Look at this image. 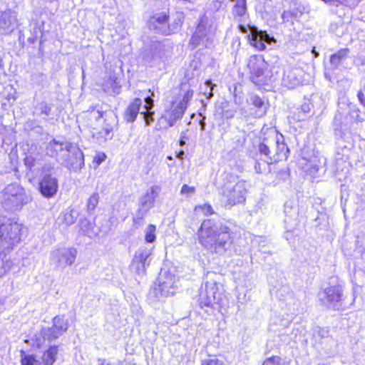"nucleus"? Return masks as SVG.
<instances>
[{
	"instance_id": "nucleus-39",
	"label": "nucleus",
	"mask_w": 365,
	"mask_h": 365,
	"mask_svg": "<svg viewBox=\"0 0 365 365\" xmlns=\"http://www.w3.org/2000/svg\"><path fill=\"white\" fill-rule=\"evenodd\" d=\"M195 211L197 213H202L204 215H209L214 213L213 209L212 206L209 204H203L201 205H197L195 208Z\"/></svg>"
},
{
	"instance_id": "nucleus-43",
	"label": "nucleus",
	"mask_w": 365,
	"mask_h": 365,
	"mask_svg": "<svg viewBox=\"0 0 365 365\" xmlns=\"http://www.w3.org/2000/svg\"><path fill=\"white\" fill-rule=\"evenodd\" d=\"M31 80L38 85H42L46 80V75L41 72L34 73Z\"/></svg>"
},
{
	"instance_id": "nucleus-8",
	"label": "nucleus",
	"mask_w": 365,
	"mask_h": 365,
	"mask_svg": "<svg viewBox=\"0 0 365 365\" xmlns=\"http://www.w3.org/2000/svg\"><path fill=\"white\" fill-rule=\"evenodd\" d=\"M247 66L250 72V80L256 85H265L269 81V76L266 71L267 63L263 58L251 56Z\"/></svg>"
},
{
	"instance_id": "nucleus-7",
	"label": "nucleus",
	"mask_w": 365,
	"mask_h": 365,
	"mask_svg": "<svg viewBox=\"0 0 365 365\" xmlns=\"http://www.w3.org/2000/svg\"><path fill=\"white\" fill-rule=\"evenodd\" d=\"M178 289V282L175 276L170 272H164L160 274L153 292L160 300L162 298L173 297Z\"/></svg>"
},
{
	"instance_id": "nucleus-37",
	"label": "nucleus",
	"mask_w": 365,
	"mask_h": 365,
	"mask_svg": "<svg viewBox=\"0 0 365 365\" xmlns=\"http://www.w3.org/2000/svg\"><path fill=\"white\" fill-rule=\"evenodd\" d=\"M38 153L28 152L26 153V157L24 158V164L26 167L31 170V168L35 165V161L37 159Z\"/></svg>"
},
{
	"instance_id": "nucleus-14",
	"label": "nucleus",
	"mask_w": 365,
	"mask_h": 365,
	"mask_svg": "<svg viewBox=\"0 0 365 365\" xmlns=\"http://www.w3.org/2000/svg\"><path fill=\"white\" fill-rule=\"evenodd\" d=\"M219 295L216 281L213 279L207 281L200 289L199 297L201 305L210 307L213 304L219 303Z\"/></svg>"
},
{
	"instance_id": "nucleus-54",
	"label": "nucleus",
	"mask_w": 365,
	"mask_h": 365,
	"mask_svg": "<svg viewBox=\"0 0 365 365\" xmlns=\"http://www.w3.org/2000/svg\"><path fill=\"white\" fill-rule=\"evenodd\" d=\"M4 132L5 128L0 125V146H1L4 141Z\"/></svg>"
},
{
	"instance_id": "nucleus-25",
	"label": "nucleus",
	"mask_w": 365,
	"mask_h": 365,
	"mask_svg": "<svg viewBox=\"0 0 365 365\" xmlns=\"http://www.w3.org/2000/svg\"><path fill=\"white\" fill-rule=\"evenodd\" d=\"M79 227L80 231L90 238L96 237L99 231V229L92 222L86 218L80 219Z\"/></svg>"
},
{
	"instance_id": "nucleus-15",
	"label": "nucleus",
	"mask_w": 365,
	"mask_h": 365,
	"mask_svg": "<svg viewBox=\"0 0 365 365\" xmlns=\"http://www.w3.org/2000/svg\"><path fill=\"white\" fill-rule=\"evenodd\" d=\"M150 255L151 250L146 249L137 251L130 265V271L138 277L144 276L146 267L150 264L149 257Z\"/></svg>"
},
{
	"instance_id": "nucleus-51",
	"label": "nucleus",
	"mask_w": 365,
	"mask_h": 365,
	"mask_svg": "<svg viewBox=\"0 0 365 365\" xmlns=\"http://www.w3.org/2000/svg\"><path fill=\"white\" fill-rule=\"evenodd\" d=\"M351 115L356 121H362V118L359 115V110L357 108L351 111Z\"/></svg>"
},
{
	"instance_id": "nucleus-17",
	"label": "nucleus",
	"mask_w": 365,
	"mask_h": 365,
	"mask_svg": "<svg viewBox=\"0 0 365 365\" xmlns=\"http://www.w3.org/2000/svg\"><path fill=\"white\" fill-rule=\"evenodd\" d=\"M18 26L17 13L11 9L0 11V34H11Z\"/></svg>"
},
{
	"instance_id": "nucleus-53",
	"label": "nucleus",
	"mask_w": 365,
	"mask_h": 365,
	"mask_svg": "<svg viewBox=\"0 0 365 365\" xmlns=\"http://www.w3.org/2000/svg\"><path fill=\"white\" fill-rule=\"evenodd\" d=\"M26 36H27V34L24 29L20 31H19V41L24 43Z\"/></svg>"
},
{
	"instance_id": "nucleus-9",
	"label": "nucleus",
	"mask_w": 365,
	"mask_h": 365,
	"mask_svg": "<svg viewBox=\"0 0 365 365\" xmlns=\"http://www.w3.org/2000/svg\"><path fill=\"white\" fill-rule=\"evenodd\" d=\"M160 190L161 187L159 185H152L139 198L138 207L136 211V217L138 219H143L153 207L155 199L158 197Z\"/></svg>"
},
{
	"instance_id": "nucleus-45",
	"label": "nucleus",
	"mask_w": 365,
	"mask_h": 365,
	"mask_svg": "<svg viewBox=\"0 0 365 365\" xmlns=\"http://www.w3.org/2000/svg\"><path fill=\"white\" fill-rule=\"evenodd\" d=\"M195 192V189L194 187H190L187 185H183L181 187L180 193L182 195H191L194 194Z\"/></svg>"
},
{
	"instance_id": "nucleus-61",
	"label": "nucleus",
	"mask_w": 365,
	"mask_h": 365,
	"mask_svg": "<svg viewBox=\"0 0 365 365\" xmlns=\"http://www.w3.org/2000/svg\"><path fill=\"white\" fill-rule=\"evenodd\" d=\"M296 215H297V212H296V210H295V211H294V216H288V217H290V218H294V219H295V218H297Z\"/></svg>"
},
{
	"instance_id": "nucleus-21",
	"label": "nucleus",
	"mask_w": 365,
	"mask_h": 365,
	"mask_svg": "<svg viewBox=\"0 0 365 365\" xmlns=\"http://www.w3.org/2000/svg\"><path fill=\"white\" fill-rule=\"evenodd\" d=\"M68 145H72L68 142H60L55 139L51 140L46 146V153L47 155L55 158L60 163L63 158V154H66L68 150Z\"/></svg>"
},
{
	"instance_id": "nucleus-34",
	"label": "nucleus",
	"mask_w": 365,
	"mask_h": 365,
	"mask_svg": "<svg viewBox=\"0 0 365 365\" xmlns=\"http://www.w3.org/2000/svg\"><path fill=\"white\" fill-rule=\"evenodd\" d=\"M153 61L156 62L164 61L165 60V48L161 43H156V46H155V51L153 52Z\"/></svg>"
},
{
	"instance_id": "nucleus-31",
	"label": "nucleus",
	"mask_w": 365,
	"mask_h": 365,
	"mask_svg": "<svg viewBox=\"0 0 365 365\" xmlns=\"http://www.w3.org/2000/svg\"><path fill=\"white\" fill-rule=\"evenodd\" d=\"M61 216H62L63 223L66 226H70L76 222L78 217V213L76 211L71 209L65 211L61 215Z\"/></svg>"
},
{
	"instance_id": "nucleus-46",
	"label": "nucleus",
	"mask_w": 365,
	"mask_h": 365,
	"mask_svg": "<svg viewBox=\"0 0 365 365\" xmlns=\"http://www.w3.org/2000/svg\"><path fill=\"white\" fill-rule=\"evenodd\" d=\"M106 155L103 153H98L93 158V163L96 164V166H98L106 160Z\"/></svg>"
},
{
	"instance_id": "nucleus-22",
	"label": "nucleus",
	"mask_w": 365,
	"mask_h": 365,
	"mask_svg": "<svg viewBox=\"0 0 365 365\" xmlns=\"http://www.w3.org/2000/svg\"><path fill=\"white\" fill-rule=\"evenodd\" d=\"M142 104V100L140 98H135L133 101L128 106L125 111L124 117L127 122L133 123L135 120Z\"/></svg>"
},
{
	"instance_id": "nucleus-4",
	"label": "nucleus",
	"mask_w": 365,
	"mask_h": 365,
	"mask_svg": "<svg viewBox=\"0 0 365 365\" xmlns=\"http://www.w3.org/2000/svg\"><path fill=\"white\" fill-rule=\"evenodd\" d=\"M246 182L234 175H227V180L222 189L225 202L230 206L245 201L247 190Z\"/></svg>"
},
{
	"instance_id": "nucleus-64",
	"label": "nucleus",
	"mask_w": 365,
	"mask_h": 365,
	"mask_svg": "<svg viewBox=\"0 0 365 365\" xmlns=\"http://www.w3.org/2000/svg\"><path fill=\"white\" fill-rule=\"evenodd\" d=\"M339 116H340V114H339V115H336V116H335V121H336V120H337V119H338Z\"/></svg>"
},
{
	"instance_id": "nucleus-33",
	"label": "nucleus",
	"mask_w": 365,
	"mask_h": 365,
	"mask_svg": "<svg viewBox=\"0 0 365 365\" xmlns=\"http://www.w3.org/2000/svg\"><path fill=\"white\" fill-rule=\"evenodd\" d=\"M262 365H291V361L279 356H273L267 358Z\"/></svg>"
},
{
	"instance_id": "nucleus-26",
	"label": "nucleus",
	"mask_w": 365,
	"mask_h": 365,
	"mask_svg": "<svg viewBox=\"0 0 365 365\" xmlns=\"http://www.w3.org/2000/svg\"><path fill=\"white\" fill-rule=\"evenodd\" d=\"M154 106L153 100L150 96L145 97V110L140 112V114L143 115L145 125H151L154 121L153 114L154 113L151 111L153 107Z\"/></svg>"
},
{
	"instance_id": "nucleus-62",
	"label": "nucleus",
	"mask_w": 365,
	"mask_h": 365,
	"mask_svg": "<svg viewBox=\"0 0 365 365\" xmlns=\"http://www.w3.org/2000/svg\"><path fill=\"white\" fill-rule=\"evenodd\" d=\"M204 128H205V123H201V129L204 130Z\"/></svg>"
},
{
	"instance_id": "nucleus-40",
	"label": "nucleus",
	"mask_w": 365,
	"mask_h": 365,
	"mask_svg": "<svg viewBox=\"0 0 365 365\" xmlns=\"http://www.w3.org/2000/svg\"><path fill=\"white\" fill-rule=\"evenodd\" d=\"M98 203V195L96 193L93 194L88 200L87 210L91 213L96 207Z\"/></svg>"
},
{
	"instance_id": "nucleus-20",
	"label": "nucleus",
	"mask_w": 365,
	"mask_h": 365,
	"mask_svg": "<svg viewBox=\"0 0 365 365\" xmlns=\"http://www.w3.org/2000/svg\"><path fill=\"white\" fill-rule=\"evenodd\" d=\"M282 138V136H279L274 132L270 136V141L269 143L272 145V151L275 153L273 156L274 161L286 160L288 157L289 148L283 141H281Z\"/></svg>"
},
{
	"instance_id": "nucleus-16",
	"label": "nucleus",
	"mask_w": 365,
	"mask_h": 365,
	"mask_svg": "<svg viewBox=\"0 0 365 365\" xmlns=\"http://www.w3.org/2000/svg\"><path fill=\"white\" fill-rule=\"evenodd\" d=\"M185 110V103L173 101L170 107L165 109V113L162 115L159 122L164 120L168 123V127H172L178 119L182 117Z\"/></svg>"
},
{
	"instance_id": "nucleus-32",
	"label": "nucleus",
	"mask_w": 365,
	"mask_h": 365,
	"mask_svg": "<svg viewBox=\"0 0 365 365\" xmlns=\"http://www.w3.org/2000/svg\"><path fill=\"white\" fill-rule=\"evenodd\" d=\"M235 1L232 13L234 16H243L247 11L246 0H232Z\"/></svg>"
},
{
	"instance_id": "nucleus-23",
	"label": "nucleus",
	"mask_w": 365,
	"mask_h": 365,
	"mask_svg": "<svg viewBox=\"0 0 365 365\" xmlns=\"http://www.w3.org/2000/svg\"><path fill=\"white\" fill-rule=\"evenodd\" d=\"M16 91L11 85H7L0 93V103L4 108L11 106L16 100L14 96Z\"/></svg>"
},
{
	"instance_id": "nucleus-3",
	"label": "nucleus",
	"mask_w": 365,
	"mask_h": 365,
	"mask_svg": "<svg viewBox=\"0 0 365 365\" xmlns=\"http://www.w3.org/2000/svg\"><path fill=\"white\" fill-rule=\"evenodd\" d=\"M29 200L24 189L19 184L8 185L1 193V204L8 212L21 209Z\"/></svg>"
},
{
	"instance_id": "nucleus-49",
	"label": "nucleus",
	"mask_w": 365,
	"mask_h": 365,
	"mask_svg": "<svg viewBox=\"0 0 365 365\" xmlns=\"http://www.w3.org/2000/svg\"><path fill=\"white\" fill-rule=\"evenodd\" d=\"M205 86L207 88H210V91L205 92L204 94L207 97V99H210L213 96L212 89L215 86V85L212 84L210 81H207L205 82Z\"/></svg>"
},
{
	"instance_id": "nucleus-42",
	"label": "nucleus",
	"mask_w": 365,
	"mask_h": 365,
	"mask_svg": "<svg viewBox=\"0 0 365 365\" xmlns=\"http://www.w3.org/2000/svg\"><path fill=\"white\" fill-rule=\"evenodd\" d=\"M21 364L22 365H33L36 357L33 355L26 354L23 351H21Z\"/></svg>"
},
{
	"instance_id": "nucleus-60",
	"label": "nucleus",
	"mask_w": 365,
	"mask_h": 365,
	"mask_svg": "<svg viewBox=\"0 0 365 365\" xmlns=\"http://www.w3.org/2000/svg\"><path fill=\"white\" fill-rule=\"evenodd\" d=\"M110 130H106V135H105V138H112L113 137V135H111L110 136Z\"/></svg>"
},
{
	"instance_id": "nucleus-47",
	"label": "nucleus",
	"mask_w": 365,
	"mask_h": 365,
	"mask_svg": "<svg viewBox=\"0 0 365 365\" xmlns=\"http://www.w3.org/2000/svg\"><path fill=\"white\" fill-rule=\"evenodd\" d=\"M194 92L192 90L189 89L185 93L183 98L178 102H184L185 103L186 106H187V103L192 99L193 96Z\"/></svg>"
},
{
	"instance_id": "nucleus-12",
	"label": "nucleus",
	"mask_w": 365,
	"mask_h": 365,
	"mask_svg": "<svg viewBox=\"0 0 365 365\" xmlns=\"http://www.w3.org/2000/svg\"><path fill=\"white\" fill-rule=\"evenodd\" d=\"M320 299L329 308L339 309L343 300V292L341 286H329L320 293Z\"/></svg>"
},
{
	"instance_id": "nucleus-63",
	"label": "nucleus",
	"mask_w": 365,
	"mask_h": 365,
	"mask_svg": "<svg viewBox=\"0 0 365 365\" xmlns=\"http://www.w3.org/2000/svg\"><path fill=\"white\" fill-rule=\"evenodd\" d=\"M217 3H223L225 0H215Z\"/></svg>"
},
{
	"instance_id": "nucleus-56",
	"label": "nucleus",
	"mask_w": 365,
	"mask_h": 365,
	"mask_svg": "<svg viewBox=\"0 0 365 365\" xmlns=\"http://www.w3.org/2000/svg\"><path fill=\"white\" fill-rule=\"evenodd\" d=\"M238 29L240 31L242 34H246L247 32V29L244 25L240 24L238 26Z\"/></svg>"
},
{
	"instance_id": "nucleus-1",
	"label": "nucleus",
	"mask_w": 365,
	"mask_h": 365,
	"mask_svg": "<svg viewBox=\"0 0 365 365\" xmlns=\"http://www.w3.org/2000/svg\"><path fill=\"white\" fill-rule=\"evenodd\" d=\"M199 243L212 254L227 255L233 248V236L225 224L210 220H204L197 231Z\"/></svg>"
},
{
	"instance_id": "nucleus-35",
	"label": "nucleus",
	"mask_w": 365,
	"mask_h": 365,
	"mask_svg": "<svg viewBox=\"0 0 365 365\" xmlns=\"http://www.w3.org/2000/svg\"><path fill=\"white\" fill-rule=\"evenodd\" d=\"M12 265L11 260L0 257V278L5 276L10 271Z\"/></svg>"
},
{
	"instance_id": "nucleus-44",
	"label": "nucleus",
	"mask_w": 365,
	"mask_h": 365,
	"mask_svg": "<svg viewBox=\"0 0 365 365\" xmlns=\"http://www.w3.org/2000/svg\"><path fill=\"white\" fill-rule=\"evenodd\" d=\"M202 365H223V362L216 357H211L203 360Z\"/></svg>"
},
{
	"instance_id": "nucleus-29",
	"label": "nucleus",
	"mask_w": 365,
	"mask_h": 365,
	"mask_svg": "<svg viewBox=\"0 0 365 365\" xmlns=\"http://www.w3.org/2000/svg\"><path fill=\"white\" fill-rule=\"evenodd\" d=\"M58 351V349L57 346H50L49 348L43 352L41 356V360H43L44 365H53L56 361Z\"/></svg>"
},
{
	"instance_id": "nucleus-6",
	"label": "nucleus",
	"mask_w": 365,
	"mask_h": 365,
	"mask_svg": "<svg viewBox=\"0 0 365 365\" xmlns=\"http://www.w3.org/2000/svg\"><path fill=\"white\" fill-rule=\"evenodd\" d=\"M68 328V320L61 316H56L53 319V325L51 327L43 328L41 331V336L43 341L36 339V345L38 347L43 346L45 341L51 342L63 334Z\"/></svg>"
},
{
	"instance_id": "nucleus-11",
	"label": "nucleus",
	"mask_w": 365,
	"mask_h": 365,
	"mask_svg": "<svg viewBox=\"0 0 365 365\" xmlns=\"http://www.w3.org/2000/svg\"><path fill=\"white\" fill-rule=\"evenodd\" d=\"M68 150L63 154L60 163L76 172L84 166V155L81 150L74 145H68Z\"/></svg>"
},
{
	"instance_id": "nucleus-41",
	"label": "nucleus",
	"mask_w": 365,
	"mask_h": 365,
	"mask_svg": "<svg viewBox=\"0 0 365 365\" xmlns=\"http://www.w3.org/2000/svg\"><path fill=\"white\" fill-rule=\"evenodd\" d=\"M102 88L105 93L113 95L114 93V80L110 77L102 84Z\"/></svg>"
},
{
	"instance_id": "nucleus-27",
	"label": "nucleus",
	"mask_w": 365,
	"mask_h": 365,
	"mask_svg": "<svg viewBox=\"0 0 365 365\" xmlns=\"http://www.w3.org/2000/svg\"><path fill=\"white\" fill-rule=\"evenodd\" d=\"M52 107L53 105L48 103L46 101L37 102L34 106V110L33 113L34 115H36L38 116L43 115V119L44 120H47L48 117L51 113Z\"/></svg>"
},
{
	"instance_id": "nucleus-58",
	"label": "nucleus",
	"mask_w": 365,
	"mask_h": 365,
	"mask_svg": "<svg viewBox=\"0 0 365 365\" xmlns=\"http://www.w3.org/2000/svg\"><path fill=\"white\" fill-rule=\"evenodd\" d=\"M184 155H185V153L183 150H181L179 152V153L178 154L177 157L180 159V160H182L184 158Z\"/></svg>"
},
{
	"instance_id": "nucleus-10",
	"label": "nucleus",
	"mask_w": 365,
	"mask_h": 365,
	"mask_svg": "<svg viewBox=\"0 0 365 365\" xmlns=\"http://www.w3.org/2000/svg\"><path fill=\"white\" fill-rule=\"evenodd\" d=\"M77 253L76 249L73 247L56 249L51 254V261L57 268L64 269L74 263Z\"/></svg>"
},
{
	"instance_id": "nucleus-30",
	"label": "nucleus",
	"mask_w": 365,
	"mask_h": 365,
	"mask_svg": "<svg viewBox=\"0 0 365 365\" xmlns=\"http://www.w3.org/2000/svg\"><path fill=\"white\" fill-rule=\"evenodd\" d=\"M349 53V50L348 48H343L331 56L330 63L334 68H336L338 67L341 61L347 57Z\"/></svg>"
},
{
	"instance_id": "nucleus-13",
	"label": "nucleus",
	"mask_w": 365,
	"mask_h": 365,
	"mask_svg": "<svg viewBox=\"0 0 365 365\" xmlns=\"http://www.w3.org/2000/svg\"><path fill=\"white\" fill-rule=\"evenodd\" d=\"M58 182L51 170L43 168L41 179L39 182V192L46 198H51L57 193Z\"/></svg>"
},
{
	"instance_id": "nucleus-18",
	"label": "nucleus",
	"mask_w": 365,
	"mask_h": 365,
	"mask_svg": "<svg viewBox=\"0 0 365 365\" xmlns=\"http://www.w3.org/2000/svg\"><path fill=\"white\" fill-rule=\"evenodd\" d=\"M168 19L169 16L165 12L157 13L149 19L148 27L158 34L168 35Z\"/></svg>"
},
{
	"instance_id": "nucleus-57",
	"label": "nucleus",
	"mask_w": 365,
	"mask_h": 365,
	"mask_svg": "<svg viewBox=\"0 0 365 365\" xmlns=\"http://www.w3.org/2000/svg\"><path fill=\"white\" fill-rule=\"evenodd\" d=\"M214 8L215 10L218 11L222 8V3H217V1H213Z\"/></svg>"
},
{
	"instance_id": "nucleus-28",
	"label": "nucleus",
	"mask_w": 365,
	"mask_h": 365,
	"mask_svg": "<svg viewBox=\"0 0 365 365\" xmlns=\"http://www.w3.org/2000/svg\"><path fill=\"white\" fill-rule=\"evenodd\" d=\"M29 36L26 41L29 43H34L38 38V34H42V24L36 21H31L29 24Z\"/></svg>"
},
{
	"instance_id": "nucleus-5",
	"label": "nucleus",
	"mask_w": 365,
	"mask_h": 365,
	"mask_svg": "<svg viewBox=\"0 0 365 365\" xmlns=\"http://www.w3.org/2000/svg\"><path fill=\"white\" fill-rule=\"evenodd\" d=\"M216 30V26L209 24L207 17L203 16L201 18L194 34L190 40L189 46L192 49L197 47L207 48L211 46Z\"/></svg>"
},
{
	"instance_id": "nucleus-59",
	"label": "nucleus",
	"mask_w": 365,
	"mask_h": 365,
	"mask_svg": "<svg viewBox=\"0 0 365 365\" xmlns=\"http://www.w3.org/2000/svg\"><path fill=\"white\" fill-rule=\"evenodd\" d=\"M33 365H44V363H43V360L39 361L36 359Z\"/></svg>"
},
{
	"instance_id": "nucleus-52",
	"label": "nucleus",
	"mask_w": 365,
	"mask_h": 365,
	"mask_svg": "<svg viewBox=\"0 0 365 365\" xmlns=\"http://www.w3.org/2000/svg\"><path fill=\"white\" fill-rule=\"evenodd\" d=\"M319 170V165H316V164H313L311 167V168L309 169V175H312V176H314L317 174V172Z\"/></svg>"
},
{
	"instance_id": "nucleus-38",
	"label": "nucleus",
	"mask_w": 365,
	"mask_h": 365,
	"mask_svg": "<svg viewBox=\"0 0 365 365\" xmlns=\"http://www.w3.org/2000/svg\"><path fill=\"white\" fill-rule=\"evenodd\" d=\"M270 137L264 140L259 146V150L260 153L265 155L266 156L269 155L272 153V145L269 144Z\"/></svg>"
},
{
	"instance_id": "nucleus-19",
	"label": "nucleus",
	"mask_w": 365,
	"mask_h": 365,
	"mask_svg": "<svg viewBox=\"0 0 365 365\" xmlns=\"http://www.w3.org/2000/svg\"><path fill=\"white\" fill-rule=\"evenodd\" d=\"M248 36L250 44L259 51L264 50L266 43L271 44L275 42L273 37L269 36L265 31H258L256 28L251 29V34Z\"/></svg>"
},
{
	"instance_id": "nucleus-2",
	"label": "nucleus",
	"mask_w": 365,
	"mask_h": 365,
	"mask_svg": "<svg viewBox=\"0 0 365 365\" xmlns=\"http://www.w3.org/2000/svg\"><path fill=\"white\" fill-rule=\"evenodd\" d=\"M23 225L11 220L0 222V257L8 259L9 255L20 242Z\"/></svg>"
},
{
	"instance_id": "nucleus-50",
	"label": "nucleus",
	"mask_w": 365,
	"mask_h": 365,
	"mask_svg": "<svg viewBox=\"0 0 365 365\" xmlns=\"http://www.w3.org/2000/svg\"><path fill=\"white\" fill-rule=\"evenodd\" d=\"M188 140V137L187 135V132L182 131L180 133V145L184 146L186 143V140Z\"/></svg>"
},
{
	"instance_id": "nucleus-36",
	"label": "nucleus",
	"mask_w": 365,
	"mask_h": 365,
	"mask_svg": "<svg viewBox=\"0 0 365 365\" xmlns=\"http://www.w3.org/2000/svg\"><path fill=\"white\" fill-rule=\"evenodd\" d=\"M155 231L156 227L153 225H150L148 226V227L145 229V240L146 242L152 243L155 242L156 237H155Z\"/></svg>"
},
{
	"instance_id": "nucleus-55",
	"label": "nucleus",
	"mask_w": 365,
	"mask_h": 365,
	"mask_svg": "<svg viewBox=\"0 0 365 365\" xmlns=\"http://www.w3.org/2000/svg\"><path fill=\"white\" fill-rule=\"evenodd\" d=\"M364 93L360 91L358 93V98L361 104H363L365 106V101H364Z\"/></svg>"
},
{
	"instance_id": "nucleus-24",
	"label": "nucleus",
	"mask_w": 365,
	"mask_h": 365,
	"mask_svg": "<svg viewBox=\"0 0 365 365\" xmlns=\"http://www.w3.org/2000/svg\"><path fill=\"white\" fill-rule=\"evenodd\" d=\"M184 21V14L181 11L175 12L170 21L168 19V35L177 33L181 28Z\"/></svg>"
},
{
	"instance_id": "nucleus-48",
	"label": "nucleus",
	"mask_w": 365,
	"mask_h": 365,
	"mask_svg": "<svg viewBox=\"0 0 365 365\" xmlns=\"http://www.w3.org/2000/svg\"><path fill=\"white\" fill-rule=\"evenodd\" d=\"M252 103L257 108H262L264 106L263 101L257 96H252L251 97Z\"/></svg>"
}]
</instances>
